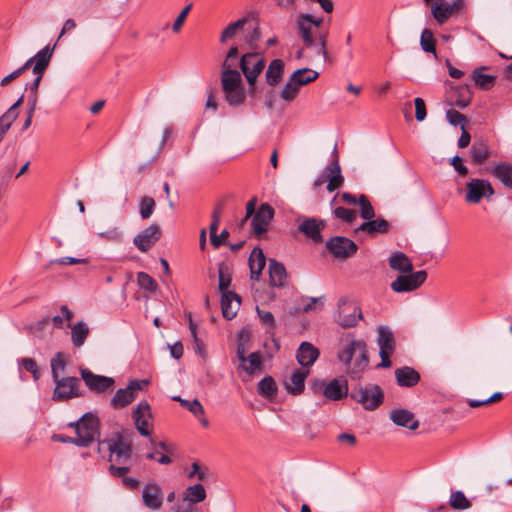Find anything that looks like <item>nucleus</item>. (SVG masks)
Returning <instances> with one entry per match:
<instances>
[{
    "label": "nucleus",
    "mask_w": 512,
    "mask_h": 512,
    "mask_svg": "<svg viewBox=\"0 0 512 512\" xmlns=\"http://www.w3.org/2000/svg\"><path fill=\"white\" fill-rule=\"evenodd\" d=\"M246 362H241L239 369H242L248 375L255 374L256 371L262 368V358L260 352H252L245 356Z\"/></svg>",
    "instance_id": "4c0bfd02"
},
{
    "label": "nucleus",
    "mask_w": 512,
    "mask_h": 512,
    "mask_svg": "<svg viewBox=\"0 0 512 512\" xmlns=\"http://www.w3.org/2000/svg\"><path fill=\"white\" fill-rule=\"evenodd\" d=\"M192 8V4H188L187 6H185L182 11L180 12V14L177 16V18L175 19L174 23H173V26H172V30L174 32H179L180 29H181V26L183 25L188 13L190 12Z\"/></svg>",
    "instance_id": "0e129e2a"
},
{
    "label": "nucleus",
    "mask_w": 512,
    "mask_h": 512,
    "mask_svg": "<svg viewBox=\"0 0 512 512\" xmlns=\"http://www.w3.org/2000/svg\"><path fill=\"white\" fill-rule=\"evenodd\" d=\"M427 273L424 270L411 272L408 275L398 276L392 283L391 289L397 293H405L416 290L426 280Z\"/></svg>",
    "instance_id": "f8f14e48"
},
{
    "label": "nucleus",
    "mask_w": 512,
    "mask_h": 512,
    "mask_svg": "<svg viewBox=\"0 0 512 512\" xmlns=\"http://www.w3.org/2000/svg\"><path fill=\"white\" fill-rule=\"evenodd\" d=\"M390 224L385 219H376V220H367L363 222L356 231L365 232L369 235H375L377 233H386L388 232Z\"/></svg>",
    "instance_id": "72a5a7b5"
},
{
    "label": "nucleus",
    "mask_w": 512,
    "mask_h": 512,
    "mask_svg": "<svg viewBox=\"0 0 512 512\" xmlns=\"http://www.w3.org/2000/svg\"><path fill=\"white\" fill-rule=\"evenodd\" d=\"M415 103V117L416 120L421 122L426 118L427 112H426V106L425 102L422 98L417 97L414 100Z\"/></svg>",
    "instance_id": "69168bd1"
},
{
    "label": "nucleus",
    "mask_w": 512,
    "mask_h": 512,
    "mask_svg": "<svg viewBox=\"0 0 512 512\" xmlns=\"http://www.w3.org/2000/svg\"><path fill=\"white\" fill-rule=\"evenodd\" d=\"M363 317L361 308L356 302L345 297L338 301V309L335 314L336 322L343 328L355 327Z\"/></svg>",
    "instance_id": "423d86ee"
},
{
    "label": "nucleus",
    "mask_w": 512,
    "mask_h": 512,
    "mask_svg": "<svg viewBox=\"0 0 512 512\" xmlns=\"http://www.w3.org/2000/svg\"><path fill=\"white\" fill-rule=\"evenodd\" d=\"M172 512H195V507L183 499L172 507Z\"/></svg>",
    "instance_id": "774afa93"
},
{
    "label": "nucleus",
    "mask_w": 512,
    "mask_h": 512,
    "mask_svg": "<svg viewBox=\"0 0 512 512\" xmlns=\"http://www.w3.org/2000/svg\"><path fill=\"white\" fill-rule=\"evenodd\" d=\"M155 200L150 196H144L139 204V213L142 219H148L152 216L155 208Z\"/></svg>",
    "instance_id": "603ef678"
},
{
    "label": "nucleus",
    "mask_w": 512,
    "mask_h": 512,
    "mask_svg": "<svg viewBox=\"0 0 512 512\" xmlns=\"http://www.w3.org/2000/svg\"><path fill=\"white\" fill-rule=\"evenodd\" d=\"M55 46L50 47L49 45L45 46L43 49L37 52V54L28 60H31V64L35 62L33 66L34 74H43L46 68L48 67L50 60L52 58L53 50Z\"/></svg>",
    "instance_id": "c756f323"
},
{
    "label": "nucleus",
    "mask_w": 512,
    "mask_h": 512,
    "mask_svg": "<svg viewBox=\"0 0 512 512\" xmlns=\"http://www.w3.org/2000/svg\"><path fill=\"white\" fill-rule=\"evenodd\" d=\"M19 365L26 371L30 372L35 381L40 378V371L36 361L32 358H22L19 361Z\"/></svg>",
    "instance_id": "6e6d98bb"
},
{
    "label": "nucleus",
    "mask_w": 512,
    "mask_h": 512,
    "mask_svg": "<svg viewBox=\"0 0 512 512\" xmlns=\"http://www.w3.org/2000/svg\"><path fill=\"white\" fill-rule=\"evenodd\" d=\"M261 38V33L258 25H253L250 27L249 31L244 37L245 42H247L250 45H254L256 42H258Z\"/></svg>",
    "instance_id": "338daca9"
},
{
    "label": "nucleus",
    "mask_w": 512,
    "mask_h": 512,
    "mask_svg": "<svg viewBox=\"0 0 512 512\" xmlns=\"http://www.w3.org/2000/svg\"><path fill=\"white\" fill-rule=\"evenodd\" d=\"M239 306L240 297L236 293H223L221 295V309L224 318L228 320L233 319L237 314Z\"/></svg>",
    "instance_id": "a878e982"
},
{
    "label": "nucleus",
    "mask_w": 512,
    "mask_h": 512,
    "mask_svg": "<svg viewBox=\"0 0 512 512\" xmlns=\"http://www.w3.org/2000/svg\"><path fill=\"white\" fill-rule=\"evenodd\" d=\"M457 98L455 99L454 105L460 109L466 108L472 100V92L469 85H460L455 88Z\"/></svg>",
    "instance_id": "a19ab883"
},
{
    "label": "nucleus",
    "mask_w": 512,
    "mask_h": 512,
    "mask_svg": "<svg viewBox=\"0 0 512 512\" xmlns=\"http://www.w3.org/2000/svg\"><path fill=\"white\" fill-rule=\"evenodd\" d=\"M473 80L475 85L481 89L488 90L490 89L495 81V77L488 74H483L480 70L476 69L473 71Z\"/></svg>",
    "instance_id": "8fccbe9b"
},
{
    "label": "nucleus",
    "mask_w": 512,
    "mask_h": 512,
    "mask_svg": "<svg viewBox=\"0 0 512 512\" xmlns=\"http://www.w3.org/2000/svg\"><path fill=\"white\" fill-rule=\"evenodd\" d=\"M326 248L336 259H347L352 257L358 250L357 244L344 236H334L329 238L326 241Z\"/></svg>",
    "instance_id": "9d476101"
},
{
    "label": "nucleus",
    "mask_w": 512,
    "mask_h": 512,
    "mask_svg": "<svg viewBox=\"0 0 512 512\" xmlns=\"http://www.w3.org/2000/svg\"><path fill=\"white\" fill-rule=\"evenodd\" d=\"M284 74V62L281 59H274L269 64L265 78L268 85L274 87L276 86L283 78Z\"/></svg>",
    "instance_id": "473e14b6"
},
{
    "label": "nucleus",
    "mask_w": 512,
    "mask_h": 512,
    "mask_svg": "<svg viewBox=\"0 0 512 512\" xmlns=\"http://www.w3.org/2000/svg\"><path fill=\"white\" fill-rule=\"evenodd\" d=\"M446 118L449 124L453 126L460 125V127H462V125L465 126L467 122V118L463 114L454 109H450L446 112Z\"/></svg>",
    "instance_id": "bf43d9fd"
},
{
    "label": "nucleus",
    "mask_w": 512,
    "mask_h": 512,
    "mask_svg": "<svg viewBox=\"0 0 512 512\" xmlns=\"http://www.w3.org/2000/svg\"><path fill=\"white\" fill-rule=\"evenodd\" d=\"M319 357V350L309 342H302L297 350L296 358L303 367H310Z\"/></svg>",
    "instance_id": "b1692460"
},
{
    "label": "nucleus",
    "mask_w": 512,
    "mask_h": 512,
    "mask_svg": "<svg viewBox=\"0 0 512 512\" xmlns=\"http://www.w3.org/2000/svg\"><path fill=\"white\" fill-rule=\"evenodd\" d=\"M160 237V226L151 224L134 237L133 243L141 252H147L156 244Z\"/></svg>",
    "instance_id": "dca6fc26"
},
{
    "label": "nucleus",
    "mask_w": 512,
    "mask_h": 512,
    "mask_svg": "<svg viewBox=\"0 0 512 512\" xmlns=\"http://www.w3.org/2000/svg\"><path fill=\"white\" fill-rule=\"evenodd\" d=\"M308 374V369H296L292 373L290 381L284 383L286 390L293 395L301 394L304 390L305 379L307 378Z\"/></svg>",
    "instance_id": "cd10ccee"
},
{
    "label": "nucleus",
    "mask_w": 512,
    "mask_h": 512,
    "mask_svg": "<svg viewBox=\"0 0 512 512\" xmlns=\"http://www.w3.org/2000/svg\"><path fill=\"white\" fill-rule=\"evenodd\" d=\"M337 358L345 365L350 378L359 380L369 363L365 341L356 339L352 334L343 336L339 343Z\"/></svg>",
    "instance_id": "f257e3e1"
},
{
    "label": "nucleus",
    "mask_w": 512,
    "mask_h": 512,
    "mask_svg": "<svg viewBox=\"0 0 512 512\" xmlns=\"http://www.w3.org/2000/svg\"><path fill=\"white\" fill-rule=\"evenodd\" d=\"M493 195L494 189L487 180L473 178L466 184L465 201L469 204H478L482 198Z\"/></svg>",
    "instance_id": "9b49d317"
},
{
    "label": "nucleus",
    "mask_w": 512,
    "mask_h": 512,
    "mask_svg": "<svg viewBox=\"0 0 512 512\" xmlns=\"http://www.w3.org/2000/svg\"><path fill=\"white\" fill-rule=\"evenodd\" d=\"M172 399L179 402L183 408L190 411L194 416L198 417L199 415H204V408L197 399L186 400L180 396H174Z\"/></svg>",
    "instance_id": "49530a36"
},
{
    "label": "nucleus",
    "mask_w": 512,
    "mask_h": 512,
    "mask_svg": "<svg viewBox=\"0 0 512 512\" xmlns=\"http://www.w3.org/2000/svg\"><path fill=\"white\" fill-rule=\"evenodd\" d=\"M56 387L53 392V399L66 401L80 396L78 392L79 379L76 377H61L53 380Z\"/></svg>",
    "instance_id": "4468645a"
},
{
    "label": "nucleus",
    "mask_w": 512,
    "mask_h": 512,
    "mask_svg": "<svg viewBox=\"0 0 512 512\" xmlns=\"http://www.w3.org/2000/svg\"><path fill=\"white\" fill-rule=\"evenodd\" d=\"M388 261L392 270L398 271L400 273H411L413 271L412 262L403 252H393L390 255Z\"/></svg>",
    "instance_id": "2f4dec72"
},
{
    "label": "nucleus",
    "mask_w": 512,
    "mask_h": 512,
    "mask_svg": "<svg viewBox=\"0 0 512 512\" xmlns=\"http://www.w3.org/2000/svg\"><path fill=\"white\" fill-rule=\"evenodd\" d=\"M324 175L326 176L327 190L329 192L339 189L344 184V177L342 176L341 167L337 159L333 160V162L324 169Z\"/></svg>",
    "instance_id": "4be33fe9"
},
{
    "label": "nucleus",
    "mask_w": 512,
    "mask_h": 512,
    "mask_svg": "<svg viewBox=\"0 0 512 512\" xmlns=\"http://www.w3.org/2000/svg\"><path fill=\"white\" fill-rule=\"evenodd\" d=\"M274 217V209L267 203L261 204L253 215L251 227L256 235L265 233Z\"/></svg>",
    "instance_id": "f3484780"
},
{
    "label": "nucleus",
    "mask_w": 512,
    "mask_h": 512,
    "mask_svg": "<svg viewBox=\"0 0 512 512\" xmlns=\"http://www.w3.org/2000/svg\"><path fill=\"white\" fill-rule=\"evenodd\" d=\"M71 328V341L74 347L80 348L84 345L88 335H89V327L83 322L79 321L74 325H68Z\"/></svg>",
    "instance_id": "f704fd0d"
},
{
    "label": "nucleus",
    "mask_w": 512,
    "mask_h": 512,
    "mask_svg": "<svg viewBox=\"0 0 512 512\" xmlns=\"http://www.w3.org/2000/svg\"><path fill=\"white\" fill-rule=\"evenodd\" d=\"M30 66H31V60H27L23 66H21L20 68L16 69L15 71L10 73L9 75L5 76L1 80V83H0L1 86H5L8 83H10L11 81H13L14 79L18 78Z\"/></svg>",
    "instance_id": "052dcab7"
},
{
    "label": "nucleus",
    "mask_w": 512,
    "mask_h": 512,
    "mask_svg": "<svg viewBox=\"0 0 512 512\" xmlns=\"http://www.w3.org/2000/svg\"><path fill=\"white\" fill-rule=\"evenodd\" d=\"M221 86L225 101L230 106H240L246 99L242 77L235 69L222 70Z\"/></svg>",
    "instance_id": "f03ea898"
},
{
    "label": "nucleus",
    "mask_w": 512,
    "mask_h": 512,
    "mask_svg": "<svg viewBox=\"0 0 512 512\" xmlns=\"http://www.w3.org/2000/svg\"><path fill=\"white\" fill-rule=\"evenodd\" d=\"M394 373L397 384L401 387H414L420 381V374L409 366L397 368Z\"/></svg>",
    "instance_id": "393cba45"
},
{
    "label": "nucleus",
    "mask_w": 512,
    "mask_h": 512,
    "mask_svg": "<svg viewBox=\"0 0 512 512\" xmlns=\"http://www.w3.org/2000/svg\"><path fill=\"white\" fill-rule=\"evenodd\" d=\"M377 344L379 352L393 353L395 350V340L392 330L387 326L377 328Z\"/></svg>",
    "instance_id": "7c9ffc66"
},
{
    "label": "nucleus",
    "mask_w": 512,
    "mask_h": 512,
    "mask_svg": "<svg viewBox=\"0 0 512 512\" xmlns=\"http://www.w3.org/2000/svg\"><path fill=\"white\" fill-rule=\"evenodd\" d=\"M299 90L300 87L291 79V77H289L280 91V98L285 102L290 103L297 97Z\"/></svg>",
    "instance_id": "c03bdc74"
},
{
    "label": "nucleus",
    "mask_w": 512,
    "mask_h": 512,
    "mask_svg": "<svg viewBox=\"0 0 512 512\" xmlns=\"http://www.w3.org/2000/svg\"><path fill=\"white\" fill-rule=\"evenodd\" d=\"M435 44L436 41L432 31L429 29H424L420 36V46L422 50L426 53H432L435 57H437Z\"/></svg>",
    "instance_id": "a18cd8bd"
},
{
    "label": "nucleus",
    "mask_w": 512,
    "mask_h": 512,
    "mask_svg": "<svg viewBox=\"0 0 512 512\" xmlns=\"http://www.w3.org/2000/svg\"><path fill=\"white\" fill-rule=\"evenodd\" d=\"M391 421L401 427L410 430H416L419 427V421L415 419L414 414L406 409H394L390 412Z\"/></svg>",
    "instance_id": "5701e85b"
},
{
    "label": "nucleus",
    "mask_w": 512,
    "mask_h": 512,
    "mask_svg": "<svg viewBox=\"0 0 512 512\" xmlns=\"http://www.w3.org/2000/svg\"><path fill=\"white\" fill-rule=\"evenodd\" d=\"M358 204L360 206V216L363 219L370 220L375 216L374 209L366 195L362 194L359 196Z\"/></svg>",
    "instance_id": "864d4df0"
},
{
    "label": "nucleus",
    "mask_w": 512,
    "mask_h": 512,
    "mask_svg": "<svg viewBox=\"0 0 512 512\" xmlns=\"http://www.w3.org/2000/svg\"><path fill=\"white\" fill-rule=\"evenodd\" d=\"M492 174L507 188L512 189V164L501 162L494 166Z\"/></svg>",
    "instance_id": "c9c22d12"
},
{
    "label": "nucleus",
    "mask_w": 512,
    "mask_h": 512,
    "mask_svg": "<svg viewBox=\"0 0 512 512\" xmlns=\"http://www.w3.org/2000/svg\"><path fill=\"white\" fill-rule=\"evenodd\" d=\"M220 223V219L217 218V215H212V222L210 224L209 230H210V241L211 244L215 248H219V239L217 238V229Z\"/></svg>",
    "instance_id": "e2e57ef3"
},
{
    "label": "nucleus",
    "mask_w": 512,
    "mask_h": 512,
    "mask_svg": "<svg viewBox=\"0 0 512 512\" xmlns=\"http://www.w3.org/2000/svg\"><path fill=\"white\" fill-rule=\"evenodd\" d=\"M137 283L141 289L148 291L149 293L156 292L158 288L156 281L145 272L137 273Z\"/></svg>",
    "instance_id": "3c124183"
},
{
    "label": "nucleus",
    "mask_w": 512,
    "mask_h": 512,
    "mask_svg": "<svg viewBox=\"0 0 512 512\" xmlns=\"http://www.w3.org/2000/svg\"><path fill=\"white\" fill-rule=\"evenodd\" d=\"M266 265V258L261 248L256 247L252 250L249 257L250 278L259 280L262 270Z\"/></svg>",
    "instance_id": "bb28decb"
},
{
    "label": "nucleus",
    "mask_w": 512,
    "mask_h": 512,
    "mask_svg": "<svg viewBox=\"0 0 512 512\" xmlns=\"http://www.w3.org/2000/svg\"><path fill=\"white\" fill-rule=\"evenodd\" d=\"M333 213L336 218L341 219L347 223H352L357 217L355 210L347 209L344 207L335 208Z\"/></svg>",
    "instance_id": "13d9d810"
},
{
    "label": "nucleus",
    "mask_w": 512,
    "mask_h": 512,
    "mask_svg": "<svg viewBox=\"0 0 512 512\" xmlns=\"http://www.w3.org/2000/svg\"><path fill=\"white\" fill-rule=\"evenodd\" d=\"M248 18L243 17L235 22L230 23L221 33L220 42L225 43L228 39L234 37L238 29L243 28L247 24Z\"/></svg>",
    "instance_id": "37998d69"
},
{
    "label": "nucleus",
    "mask_w": 512,
    "mask_h": 512,
    "mask_svg": "<svg viewBox=\"0 0 512 512\" xmlns=\"http://www.w3.org/2000/svg\"><path fill=\"white\" fill-rule=\"evenodd\" d=\"M348 394V383L346 378H334L325 384L323 395L329 400H340Z\"/></svg>",
    "instance_id": "412c9836"
},
{
    "label": "nucleus",
    "mask_w": 512,
    "mask_h": 512,
    "mask_svg": "<svg viewBox=\"0 0 512 512\" xmlns=\"http://www.w3.org/2000/svg\"><path fill=\"white\" fill-rule=\"evenodd\" d=\"M464 0H436L431 5V14L439 25L446 23L450 18L455 17L464 7Z\"/></svg>",
    "instance_id": "6e6552de"
},
{
    "label": "nucleus",
    "mask_w": 512,
    "mask_h": 512,
    "mask_svg": "<svg viewBox=\"0 0 512 512\" xmlns=\"http://www.w3.org/2000/svg\"><path fill=\"white\" fill-rule=\"evenodd\" d=\"M298 231L311 239L314 243H322V231L326 227V222L314 217H299L297 219Z\"/></svg>",
    "instance_id": "ddd939ff"
},
{
    "label": "nucleus",
    "mask_w": 512,
    "mask_h": 512,
    "mask_svg": "<svg viewBox=\"0 0 512 512\" xmlns=\"http://www.w3.org/2000/svg\"><path fill=\"white\" fill-rule=\"evenodd\" d=\"M104 442L108 446V450L110 452L109 461L111 463H132V442L127 436L120 433H115Z\"/></svg>",
    "instance_id": "20e7f679"
},
{
    "label": "nucleus",
    "mask_w": 512,
    "mask_h": 512,
    "mask_svg": "<svg viewBox=\"0 0 512 512\" xmlns=\"http://www.w3.org/2000/svg\"><path fill=\"white\" fill-rule=\"evenodd\" d=\"M449 504L453 509L466 510L471 507L470 501L466 498L462 491L452 492L449 499Z\"/></svg>",
    "instance_id": "09e8293b"
},
{
    "label": "nucleus",
    "mask_w": 512,
    "mask_h": 512,
    "mask_svg": "<svg viewBox=\"0 0 512 512\" xmlns=\"http://www.w3.org/2000/svg\"><path fill=\"white\" fill-rule=\"evenodd\" d=\"M248 341V335L242 330L238 335V343L236 348V356L240 362H246L245 353Z\"/></svg>",
    "instance_id": "5fc2aeb1"
},
{
    "label": "nucleus",
    "mask_w": 512,
    "mask_h": 512,
    "mask_svg": "<svg viewBox=\"0 0 512 512\" xmlns=\"http://www.w3.org/2000/svg\"><path fill=\"white\" fill-rule=\"evenodd\" d=\"M318 76H319V73L310 68L298 69L290 75L291 79L299 87L316 80L318 78Z\"/></svg>",
    "instance_id": "58836bf2"
},
{
    "label": "nucleus",
    "mask_w": 512,
    "mask_h": 512,
    "mask_svg": "<svg viewBox=\"0 0 512 512\" xmlns=\"http://www.w3.org/2000/svg\"><path fill=\"white\" fill-rule=\"evenodd\" d=\"M310 14H300L296 20L298 34L301 37L306 48H313L315 45V38L313 36V26L310 25Z\"/></svg>",
    "instance_id": "aec40b11"
},
{
    "label": "nucleus",
    "mask_w": 512,
    "mask_h": 512,
    "mask_svg": "<svg viewBox=\"0 0 512 512\" xmlns=\"http://www.w3.org/2000/svg\"><path fill=\"white\" fill-rule=\"evenodd\" d=\"M142 501L150 510H159L164 502L161 487L154 481L145 484L142 491Z\"/></svg>",
    "instance_id": "a211bd4d"
},
{
    "label": "nucleus",
    "mask_w": 512,
    "mask_h": 512,
    "mask_svg": "<svg viewBox=\"0 0 512 512\" xmlns=\"http://www.w3.org/2000/svg\"><path fill=\"white\" fill-rule=\"evenodd\" d=\"M149 385L146 379H134L129 382L126 388H121L116 391L111 398L110 404L114 409H121L129 405L135 400L137 394L143 391Z\"/></svg>",
    "instance_id": "0eeeda50"
},
{
    "label": "nucleus",
    "mask_w": 512,
    "mask_h": 512,
    "mask_svg": "<svg viewBox=\"0 0 512 512\" xmlns=\"http://www.w3.org/2000/svg\"><path fill=\"white\" fill-rule=\"evenodd\" d=\"M205 498L206 491L204 486L202 484H195L185 489L182 499L193 505L195 503H200L204 501Z\"/></svg>",
    "instance_id": "e433bc0d"
},
{
    "label": "nucleus",
    "mask_w": 512,
    "mask_h": 512,
    "mask_svg": "<svg viewBox=\"0 0 512 512\" xmlns=\"http://www.w3.org/2000/svg\"><path fill=\"white\" fill-rule=\"evenodd\" d=\"M66 367V360L63 353L58 352L51 359V372L53 380H57L61 378V375L64 373Z\"/></svg>",
    "instance_id": "de8ad7c7"
},
{
    "label": "nucleus",
    "mask_w": 512,
    "mask_h": 512,
    "mask_svg": "<svg viewBox=\"0 0 512 512\" xmlns=\"http://www.w3.org/2000/svg\"><path fill=\"white\" fill-rule=\"evenodd\" d=\"M470 155L476 164H482L489 157V148L483 141L474 142L470 148Z\"/></svg>",
    "instance_id": "ea45409f"
},
{
    "label": "nucleus",
    "mask_w": 512,
    "mask_h": 512,
    "mask_svg": "<svg viewBox=\"0 0 512 512\" xmlns=\"http://www.w3.org/2000/svg\"><path fill=\"white\" fill-rule=\"evenodd\" d=\"M286 277L287 272L285 266L275 259H269L270 285L273 287L282 288L285 286Z\"/></svg>",
    "instance_id": "c85d7f7f"
},
{
    "label": "nucleus",
    "mask_w": 512,
    "mask_h": 512,
    "mask_svg": "<svg viewBox=\"0 0 512 512\" xmlns=\"http://www.w3.org/2000/svg\"><path fill=\"white\" fill-rule=\"evenodd\" d=\"M80 373L85 385L96 393H104L112 389L115 384V380L112 377L96 375L86 368H81Z\"/></svg>",
    "instance_id": "2eb2a0df"
},
{
    "label": "nucleus",
    "mask_w": 512,
    "mask_h": 512,
    "mask_svg": "<svg viewBox=\"0 0 512 512\" xmlns=\"http://www.w3.org/2000/svg\"><path fill=\"white\" fill-rule=\"evenodd\" d=\"M231 284V276L229 274H225L223 271V268H219V291L221 292V295L223 293H232L231 291H228V287Z\"/></svg>",
    "instance_id": "680f3d73"
},
{
    "label": "nucleus",
    "mask_w": 512,
    "mask_h": 512,
    "mask_svg": "<svg viewBox=\"0 0 512 512\" xmlns=\"http://www.w3.org/2000/svg\"><path fill=\"white\" fill-rule=\"evenodd\" d=\"M131 466H132V463H129V464L111 463L108 468V471L111 476L123 479L126 476V474L130 471Z\"/></svg>",
    "instance_id": "4d7b16f0"
},
{
    "label": "nucleus",
    "mask_w": 512,
    "mask_h": 512,
    "mask_svg": "<svg viewBox=\"0 0 512 512\" xmlns=\"http://www.w3.org/2000/svg\"><path fill=\"white\" fill-rule=\"evenodd\" d=\"M239 65L249 85H254L265 67V60L258 53H247L241 57Z\"/></svg>",
    "instance_id": "1a4fd4ad"
},
{
    "label": "nucleus",
    "mask_w": 512,
    "mask_h": 512,
    "mask_svg": "<svg viewBox=\"0 0 512 512\" xmlns=\"http://www.w3.org/2000/svg\"><path fill=\"white\" fill-rule=\"evenodd\" d=\"M76 437L70 439L79 447H87L96 440L99 435V421L98 418L92 413L84 414L75 424Z\"/></svg>",
    "instance_id": "7ed1b4c3"
},
{
    "label": "nucleus",
    "mask_w": 512,
    "mask_h": 512,
    "mask_svg": "<svg viewBox=\"0 0 512 512\" xmlns=\"http://www.w3.org/2000/svg\"><path fill=\"white\" fill-rule=\"evenodd\" d=\"M258 392L266 398H273L277 394V385L271 376H266L258 383Z\"/></svg>",
    "instance_id": "79ce46f5"
},
{
    "label": "nucleus",
    "mask_w": 512,
    "mask_h": 512,
    "mask_svg": "<svg viewBox=\"0 0 512 512\" xmlns=\"http://www.w3.org/2000/svg\"><path fill=\"white\" fill-rule=\"evenodd\" d=\"M133 418L135 421L136 428L142 436H149L150 431L148 429L149 419L151 418L150 406L146 401H141L135 411L133 412Z\"/></svg>",
    "instance_id": "6ab92c4d"
},
{
    "label": "nucleus",
    "mask_w": 512,
    "mask_h": 512,
    "mask_svg": "<svg viewBox=\"0 0 512 512\" xmlns=\"http://www.w3.org/2000/svg\"><path fill=\"white\" fill-rule=\"evenodd\" d=\"M350 397L366 410H374L383 402L384 393L379 385L368 384L353 388Z\"/></svg>",
    "instance_id": "39448f33"
}]
</instances>
